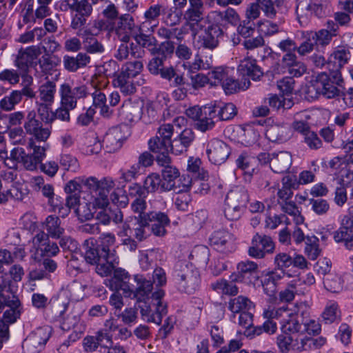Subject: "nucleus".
<instances>
[{
  "label": "nucleus",
  "instance_id": "f257e3e1",
  "mask_svg": "<svg viewBox=\"0 0 353 353\" xmlns=\"http://www.w3.org/2000/svg\"><path fill=\"white\" fill-rule=\"evenodd\" d=\"M83 184L94 194V205L101 208L97 214L96 219L99 223L108 225L111 221L110 208L106 207L109 204V195L114 189V182L109 178L98 180L95 177H90L82 181Z\"/></svg>",
  "mask_w": 353,
  "mask_h": 353
},
{
  "label": "nucleus",
  "instance_id": "f03ea898",
  "mask_svg": "<svg viewBox=\"0 0 353 353\" xmlns=\"http://www.w3.org/2000/svg\"><path fill=\"white\" fill-rule=\"evenodd\" d=\"M165 57L157 55L153 57L148 64L149 72L153 75H160L163 79L171 81L172 85L178 88L173 94L176 99H183L186 96L187 90L185 78L183 74H178L173 66L164 67Z\"/></svg>",
  "mask_w": 353,
  "mask_h": 353
},
{
  "label": "nucleus",
  "instance_id": "7ed1b4c3",
  "mask_svg": "<svg viewBox=\"0 0 353 353\" xmlns=\"http://www.w3.org/2000/svg\"><path fill=\"white\" fill-rule=\"evenodd\" d=\"M165 292L163 290H158L147 297L139 307L143 320L160 325L163 316L168 313V305L163 300Z\"/></svg>",
  "mask_w": 353,
  "mask_h": 353
},
{
  "label": "nucleus",
  "instance_id": "20e7f679",
  "mask_svg": "<svg viewBox=\"0 0 353 353\" xmlns=\"http://www.w3.org/2000/svg\"><path fill=\"white\" fill-rule=\"evenodd\" d=\"M305 94L308 99H317L320 95L327 99L339 96L340 90L325 72H321L307 85Z\"/></svg>",
  "mask_w": 353,
  "mask_h": 353
},
{
  "label": "nucleus",
  "instance_id": "39448f33",
  "mask_svg": "<svg viewBox=\"0 0 353 353\" xmlns=\"http://www.w3.org/2000/svg\"><path fill=\"white\" fill-rule=\"evenodd\" d=\"M187 33V29L185 26L181 28H167L161 26L157 30V35L161 39H165L161 43L158 55L164 57L166 59L167 55H171L175 52L176 48L172 39H176L177 41L182 42L184 39L185 34Z\"/></svg>",
  "mask_w": 353,
  "mask_h": 353
},
{
  "label": "nucleus",
  "instance_id": "423d86ee",
  "mask_svg": "<svg viewBox=\"0 0 353 353\" xmlns=\"http://www.w3.org/2000/svg\"><path fill=\"white\" fill-rule=\"evenodd\" d=\"M60 103L70 108H76L77 101L90 95L85 85L72 87L68 83H62L59 88Z\"/></svg>",
  "mask_w": 353,
  "mask_h": 353
},
{
  "label": "nucleus",
  "instance_id": "0eeeda50",
  "mask_svg": "<svg viewBox=\"0 0 353 353\" xmlns=\"http://www.w3.org/2000/svg\"><path fill=\"white\" fill-rule=\"evenodd\" d=\"M23 128L27 134L32 136L31 139L39 143H46L51 134L50 128L43 126L34 110L30 111L26 115Z\"/></svg>",
  "mask_w": 353,
  "mask_h": 353
},
{
  "label": "nucleus",
  "instance_id": "6e6552de",
  "mask_svg": "<svg viewBox=\"0 0 353 353\" xmlns=\"http://www.w3.org/2000/svg\"><path fill=\"white\" fill-rule=\"evenodd\" d=\"M141 31L139 26L130 14H123L117 18L114 26V32L119 41L128 43L131 37Z\"/></svg>",
  "mask_w": 353,
  "mask_h": 353
},
{
  "label": "nucleus",
  "instance_id": "1a4fd4ad",
  "mask_svg": "<svg viewBox=\"0 0 353 353\" xmlns=\"http://www.w3.org/2000/svg\"><path fill=\"white\" fill-rule=\"evenodd\" d=\"M49 338L50 332L48 327L37 328L23 341V353H39Z\"/></svg>",
  "mask_w": 353,
  "mask_h": 353
},
{
  "label": "nucleus",
  "instance_id": "9d476101",
  "mask_svg": "<svg viewBox=\"0 0 353 353\" xmlns=\"http://www.w3.org/2000/svg\"><path fill=\"white\" fill-rule=\"evenodd\" d=\"M274 249V243L270 236L256 233L252 238L248 253L252 257L263 259L266 254L273 253Z\"/></svg>",
  "mask_w": 353,
  "mask_h": 353
},
{
  "label": "nucleus",
  "instance_id": "9b49d317",
  "mask_svg": "<svg viewBox=\"0 0 353 353\" xmlns=\"http://www.w3.org/2000/svg\"><path fill=\"white\" fill-rule=\"evenodd\" d=\"M173 134V126L170 124H163L158 130L157 135L149 142V148L152 152L170 150V139Z\"/></svg>",
  "mask_w": 353,
  "mask_h": 353
},
{
  "label": "nucleus",
  "instance_id": "f8f14e48",
  "mask_svg": "<svg viewBox=\"0 0 353 353\" xmlns=\"http://www.w3.org/2000/svg\"><path fill=\"white\" fill-rule=\"evenodd\" d=\"M199 273L196 270L190 268L185 265V268L178 275L177 285L180 291L187 294L193 293L199 285Z\"/></svg>",
  "mask_w": 353,
  "mask_h": 353
},
{
  "label": "nucleus",
  "instance_id": "ddd939ff",
  "mask_svg": "<svg viewBox=\"0 0 353 353\" xmlns=\"http://www.w3.org/2000/svg\"><path fill=\"white\" fill-rule=\"evenodd\" d=\"M41 54V48L37 46H32L19 50L15 59V65L21 72H28L30 66L37 63L35 61Z\"/></svg>",
  "mask_w": 353,
  "mask_h": 353
},
{
  "label": "nucleus",
  "instance_id": "4468645a",
  "mask_svg": "<svg viewBox=\"0 0 353 353\" xmlns=\"http://www.w3.org/2000/svg\"><path fill=\"white\" fill-rule=\"evenodd\" d=\"M209 160L215 165L224 163L229 157L231 150L228 145L219 140H211L206 150Z\"/></svg>",
  "mask_w": 353,
  "mask_h": 353
},
{
  "label": "nucleus",
  "instance_id": "2eb2a0df",
  "mask_svg": "<svg viewBox=\"0 0 353 353\" xmlns=\"http://www.w3.org/2000/svg\"><path fill=\"white\" fill-rule=\"evenodd\" d=\"M128 136V129L126 126H115L110 129L103 139L107 150L114 152L120 149Z\"/></svg>",
  "mask_w": 353,
  "mask_h": 353
},
{
  "label": "nucleus",
  "instance_id": "dca6fc26",
  "mask_svg": "<svg viewBox=\"0 0 353 353\" xmlns=\"http://www.w3.org/2000/svg\"><path fill=\"white\" fill-rule=\"evenodd\" d=\"M112 344V337L109 333L101 330L96 332L94 336H87L83 339V345L86 352H95L100 346L108 348V345Z\"/></svg>",
  "mask_w": 353,
  "mask_h": 353
},
{
  "label": "nucleus",
  "instance_id": "f3484780",
  "mask_svg": "<svg viewBox=\"0 0 353 353\" xmlns=\"http://www.w3.org/2000/svg\"><path fill=\"white\" fill-rule=\"evenodd\" d=\"M223 32L220 27L214 25L209 26L199 36L201 47L211 50L215 49L219 46V38L223 36Z\"/></svg>",
  "mask_w": 353,
  "mask_h": 353
},
{
  "label": "nucleus",
  "instance_id": "a211bd4d",
  "mask_svg": "<svg viewBox=\"0 0 353 353\" xmlns=\"http://www.w3.org/2000/svg\"><path fill=\"white\" fill-rule=\"evenodd\" d=\"M146 218L149 222H154L150 228L151 232L157 236H163L166 233L165 227L170 224L168 215L161 212L148 211Z\"/></svg>",
  "mask_w": 353,
  "mask_h": 353
},
{
  "label": "nucleus",
  "instance_id": "6ab92c4d",
  "mask_svg": "<svg viewBox=\"0 0 353 353\" xmlns=\"http://www.w3.org/2000/svg\"><path fill=\"white\" fill-rule=\"evenodd\" d=\"M10 154L12 159L21 163L23 168L29 171L36 170L38 165L41 164L30 153H26L25 150L21 147L14 148Z\"/></svg>",
  "mask_w": 353,
  "mask_h": 353
},
{
  "label": "nucleus",
  "instance_id": "aec40b11",
  "mask_svg": "<svg viewBox=\"0 0 353 353\" xmlns=\"http://www.w3.org/2000/svg\"><path fill=\"white\" fill-rule=\"evenodd\" d=\"M292 156L288 152H280L272 154L270 167L274 172L284 173L292 165Z\"/></svg>",
  "mask_w": 353,
  "mask_h": 353
},
{
  "label": "nucleus",
  "instance_id": "412c9836",
  "mask_svg": "<svg viewBox=\"0 0 353 353\" xmlns=\"http://www.w3.org/2000/svg\"><path fill=\"white\" fill-rule=\"evenodd\" d=\"M189 8L184 13L187 22L198 24L203 18L204 3L203 0H188Z\"/></svg>",
  "mask_w": 353,
  "mask_h": 353
},
{
  "label": "nucleus",
  "instance_id": "4be33fe9",
  "mask_svg": "<svg viewBox=\"0 0 353 353\" xmlns=\"http://www.w3.org/2000/svg\"><path fill=\"white\" fill-rule=\"evenodd\" d=\"M83 39L84 49L89 53H101L104 51L103 44L95 38L98 32H92L91 30L86 29L82 33H78Z\"/></svg>",
  "mask_w": 353,
  "mask_h": 353
},
{
  "label": "nucleus",
  "instance_id": "5701e85b",
  "mask_svg": "<svg viewBox=\"0 0 353 353\" xmlns=\"http://www.w3.org/2000/svg\"><path fill=\"white\" fill-rule=\"evenodd\" d=\"M216 114L214 108L210 105L203 106V115L196 121V128L202 132L210 130L215 126Z\"/></svg>",
  "mask_w": 353,
  "mask_h": 353
},
{
  "label": "nucleus",
  "instance_id": "b1692460",
  "mask_svg": "<svg viewBox=\"0 0 353 353\" xmlns=\"http://www.w3.org/2000/svg\"><path fill=\"white\" fill-rule=\"evenodd\" d=\"M266 137L272 142H285L292 137L290 128L285 125H274L265 132Z\"/></svg>",
  "mask_w": 353,
  "mask_h": 353
},
{
  "label": "nucleus",
  "instance_id": "393cba45",
  "mask_svg": "<svg viewBox=\"0 0 353 353\" xmlns=\"http://www.w3.org/2000/svg\"><path fill=\"white\" fill-rule=\"evenodd\" d=\"M134 280L137 283L136 288L134 290L128 288V290L134 294V296L138 301L141 302V298L148 296L152 292L153 283L141 274L134 275Z\"/></svg>",
  "mask_w": 353,
  "mask_h": 353
},
{
  "label": "nucleus",
  "instance_id": "a878e982",
  "mask_svg": "<svg viewBox=\"0 0 353 353\" xmlns=\"http://www.w3.org/2000/svg\"><path fill=\"white\" fill-rule=\"evenodd\" d=\"M239 70L243 75H247L253 80H258L263 74L261 68L256 64V61L250 57L243 59L239 65Z\"/></svg>",
  "mask_w": 353,
  "mask_h": 353
},
{
  "label": "nucleus",
  "instance_id": "bb28decb",
  "mask_svg": "<svg viewBox=\"0 0 353 353\" xmlns=\"http://www.w3.org/2000/svg\"><path fill=\"white\" fill-rule=\"evenodd\" d=\"M43 226L48 236L52 239H58L61 238L65 232L60 219L57 216H48L43 223Z\"/></svg>",
  "mask_w": 353,
  "mask_h": 353
},
{
  "label": "nucleus",
  "instance_id": "cd10ccee",
  "mask_svg": "<svg viewBox=\"0 0 353 353\" xmlns=\"http://www.w3.org/2000/svg\"><path fill=\"white\" fill-rule=\"evenodd\" d=\"M120 116L129 122L139 121L142 114L141 108L138 103L125 101L119 111Z\"/></svg>",
  "mask_w": 353,
  "mask_h": 353
},
{
  "label": "nucleus",
  "instance_id": "c85d7f7f",
  "mask_svg": "<svg viewBox=\"0 0 353 353\" xmlns=\"http://www.w3.org/2000/svg\"><path fill=\"white\" fill-rule=\"evenodd\" d=\"M129 194L134 196H138L131 205L133 212L138 213L139 214V217L146 214L148 212H145V210L147 209V205L145 200L142 197L144 194L142 188L139 185H134L130 188Z\"/></svg>",
  "mask_w": 353,
  "mask_h": 353
},
{
  "label": "nucleus",
  "instance_id": "c756f323",
  "mask_svg": "<svg viewBox=\"0 0 353 353\" xmlns=\"http://www.w3.org/2000/svg\"><path fill=\"white\" fill-rule=\"evenodd\" d=\"M132 79V77L121 71L119 73L115 74L112 83L114 86L119 88L123 93L131 94L136 90Z\"/></svg>",
  "mask_w": 353,
  "mask_h": 353
},
{
  "label": "nucleus",
  "instance_id": "7c9ffc66",
  "mask_svg": "<svg viewBox=\"0 0 353 353\" xmlns=\"http://www.w3.org/2000/svg\"><path fill=\"white\" fill-rule=\"evenodd\" d=\"M161 189L165 191H170L175 188L176 179L179 176V170L172 165L167 166L163 168Z\"/></svg>",
  "mask_w": 353,
  "mask_h": 353
},
{
  "label": "nucleus",
  "instance_id": "2f4dec72",
  "mask_svg": "<svg viewBox=\"0 0 353 353\" xmlns=\"http://www.w3.org/2000/svg\"><path fill=\"white\" fill-rule=\"evenodd\" d=\"M90 61V57L85 53H79L76 57L65 56L63 58L65 68L70 72H76L78 69L86 66Z\"/></svg>",
  "mask_w": 353,
  "mask_h": 353
},
{
  "label": "nucleus",
  "instance_id": "473e14b6",
  "mask_svg": "<svg viewBox=\"0 0 353 353\" xmlns=\"http://www.w3.org/2000/svg\"><path fill=\"white\" fill-rule=\"evenodd\" d=\"M57 93L56 83L47 81L39 88V103L53 104Z\"/></svg>",
  "mask_w": 353,
  "mask_h": 353
},
{
  "label": "nucleus",
  "instance_id": "72a5a7b5",
  "mask_svg": "<svg viewBox=\"0 0 353 353\" xmlns=\"http://www.w3.org/2000/svg\"><path fill=\"white\" fill-rule=\"evenodd\" d=\"M84 245L86 247L85 259L88 263L92 265H95L101 261L103 252H108L105 248H100L99 246L96 247L94 244L93 239L85 240Z\"/></svg>",
  "mask_w": 353,
  "mask_h": 353
},
{
  "label": "nucleus",
  "instance_id": "f704fd0d",
  "mask_svg": "<svg viewBox=\"0 0 353 353\" xmlns=\"http://www.w3.org/2000/svg\"><path fill=\"white\" fill-rule=\"evenodd\" d=\"M281 324L283 334L288 335L304 334L305 328L302 326V323H299L291 314H288L287 319H283Z\"/></svg>",
  "mask_w": 353,
  "mask_h": 353
},
{
  "label": "nucleus",
  "instance_id": "c9c22d12",
  "mask_svg": "<svg viewBox=\"0 0 353 353\" xmlns=\"http://www.w3.org/2000/svg\"><path fill=\"white\" fill-rule=\"evenodd\" d=\"M237 280L238 278L236 276L235 278L232 279L231 281L221 279L212 283L211 287L214 290L221 292L223 294L235 296L239 292V288L234 283V281Z\"/></svg>",
  "mask_w": 353,
  "mask_h": 353
},
{
  "label": "nucleus",
  "instance_id": "e433bc0d",
  "mask_svg": "<svg viewBox=\"0 0 353 353\" xmlns=\"http://www.w3.org/2000/svg\"><path fill=\"white\" fill-rule=\"evenodd\" d=\"M250 85V81L244 79L243 81L239 82L231 77H228L221 85L224 92L227 94H233L240 90H245Z\"/></svg>",
  "mask_w": 353,
  "mask_h": 353
},
{
  "label": "nucleus",
  "instance_id": "4c0bfd02",
  "mask_svg": "<svg viewBox=\"0 0 353 353\" xmlns=\"http://www.w3.org/2000/svg\"><path fill=\"white\" fill-rule=\"evenodd\" d=\"M210 106L214 108L216 119L219 121L230 120L236 114V106L232 103H225L223 105L214 104Z\"/></svg>",
  "mask_w": 353,
  "mask_h": 353
},
{
  "label": "nucleus",
  "instance_id": "58836bf2",
  "mask_svg": "<svg viewBox=\"0 0 353 353\" xmlns=\"http://www.w3.org/2000/svg\"><path fill=\"white\" fill-rule=\"evenodd\" d=\"M253 307L252 302L247 297L239 296L232 299L228 303V308L234 313L250 310Z\"/></svg>",
  "mask_w": 353,
  "mask_h": 353
},
{
  "label": "nucleus",
  "instance_id": "ea45409f",
  "mask_svg": "<svg viewBox=\"0 0 353 353\" xmlns=\"http://www.w3.org/2000/svg\"><path fill=\"white\" fill-rule=\"evenodd\" d=\"M135 226L134 228V236L139 241H142L150 235L151 229L146 218V214L138 217Z\"/></svg>",
  "mask_w": 353,
  "mask_h": 353
},
{
  "label": "nucleus",
  "instance_id": "a19ab883",
  "mask_svg": "<svg viewBox=\"0 0 353 353\" xmlns=\"http://www.w3.org/2000/svg\"><path fill=\"white\" fill-rule=\"evenodd\" d=\"M353 222L350 218H343L342 226L334 232V239L336 242H345L352 235Z\"/></svg>",
  "mask_w": 353,
  "mask_h": 353
},
{
  "label": "nucleus",
  "instance_id": "79ce46f5",
  "mask_svg": "<svg viewBox=\"0 0 353 353\" xmlns=\"http://www.w3.org/2000/svg\"><path fill=\"white\" fill-rule=\"evenodd\" d=\"M113 255H108V252H103L101 261L97 263V272L101 276H108L112 272L114 268L112 263Z\"/></svg>",
  "mask_w": 353,
  "mask_h": 353
},
{
  "label": "nucleus",
  "instance_id": "37998d69",
  "mask_svg": "<svg viewBox=\"0 0 353 353\" xmlns=\"http://www.w3.org/2000/svg\"><path fill=\"white\" fill-rule=\"evenodd\" d=\"M349 55L350 53L345 49L337 50L331 54L327 61V65L336 66L337 68H342L347 62Z\"/></svg>",
  "mask_w": 353,
  "mask_h": 353
},
{
  "label": "nucleus",
  "instance_id": "c03bdc74",
  "mask_svg": "<svg viewBox=\"0 0 353 353\" xmlns=\"http://www.w3.org/2000/svg\"><path fill=\"white\" fill-rule=\"evenodd\" d=\"M21 94L19 90H13L9 95L0 101V108L4 111H11L21 102Z\"/></svg>",
  "mask_w": 353,
  "mask_h": 353
},
{
  "label": "nucleus",
  "instance_id": "a18cd8bd",
  "mask_svg": "<svg viewBox=\"0 0 353 353\" xmlns=\"http://www.w3.org/2000/svg\"><path fill=\"white\" fill-rule=\"evenodd\" d=\"M305 253L310 259L315 260L321 253L319 239L314 236H306Z\"/></svg>",
  "mask_w": 353,
  "mask_h": 353
},
{
  "label": "nucleus",
  "instance_id": "49530a36",
  "mask_svg": "<svg viewBox=\"0 0 353 353\" xmlns=\"http://www.w3.org/2000/svg\"><path fill=\"white\" fill-rule=\"evenodd\" d=\"M8 134L11 143L13 145H24L27 143V133L20 126L9 129Z\"/></svg>",
  "mask_w": 353,
  "mask_h": 353
},
{
  "label": "nucleus",
  "instance_id": "de8ad7c7",
  "mask_svg": "<svg viewBox=\"0 0 353 353\" xmlns=\"http://www.w3.org/2000/svg\"><path fill=\"white\" fill-rule=\"evenodd\" d=\"M332 25L331 30H321L318 32H314L316 34L319 45L325 46L329 44L332 38L335 35V32L338 29V25L335 24L333 21H329L328 25Z\"/></svg>",
  "mask_w": 353,
  "mask_h": 353
},
{
  "label": "nucleus",
  "instance_id": "09e8293b",
  "mask_svg": "<svg viewBox=\"0 0 353 353\" xmlns=\"http://www.w3.org/2000/svg\"><path fill=\"white\" fill-rule=\"evenodd\" d=\"M232 196L230 197V200L232 202ZM243 207L235 205L232 203L225 201L224 213L225 217L230 221H236L241 217L242 208Z\"/></svg>",
  "mask_w": 353,
  "mask_h": 353
},
{
  "label": "nucleus",
  "instance_id": "8fccbe9b",
  "mask_svg": "<svg viewBox=\"0 0 353 353\" xmlns=\"http://www.w3.org/2000/svg\"><path fill=\"white\" fill-rule=\"evenodd\" d=\"M37 141H34L32 139H29L28 146L32 150L30 154L41 163L43 159L46 157L48 145L46 143H43V145H37Z\"/></svg>",
  "mask_w": 353,
  "mask_h": 353
},
{
  "label": "nucleus",
  "instance_id": "3c124183",
  "mask_svg": "<svg viewBox=\"0 0 353 353\" xmlns=\"http://www.w3.org/2000/svg\"><path fill=\"white\" fill-rule=\"evenodd\" d=\"M237 141L246 146L252 144L255 141V133L253 130L238 128L236 130Z\"/></svg>",
  "mask_w": 353,
  "mask_h": 353
},
{
  "label": "nucleus",
  "instance_id": "603ef678",
  "mask_svg": "<svg viewBox=\"0 0 353 353\" xmlns=\"http://www.w3.org/2000/svg\"><path fill=\"white\" fill-rule=\"evenodd\" d=\"M93 99V105L100 109V112L103 115H108L109 108L106 104V97L99 90H96L92 93Z\"/></svg>",
  "mask_w": 353,
  "mask_h": 353
},
{
  "label": "nucleus",
  "instance_id": "864d4df0",
  "mask_svg": "<svg viewBox=\"0 0 353 353\" xmlns=\"http://www.w3.org/2000/svg\"><path fill=\"white\" fill-rule=\"evenodd\" d=\"M52 105L39 103L37 104V112L40 121L45 124H51L54 121V112L50 109Z\"/></svg>",
  "mask_w": 353,
  "mask_h": 353
},
{
  "label": "nucleus",
  "instance_id": "5fc2aeb1",
  "mask_svg": "<svg viewBox=\"0 0 353 353\" xmlns=\"http://www.w3.org/2000/svg\"><path fill=\"white\" fill-rule=\"evenodd\" d=\"M325 288L333 293L339 292L342 289L340 278L336 274H328L323 278Z\"/></svg>",
  "mask_w": 353,
  "mask_h": 353
},
{
  "label": "nucleus",
  "instance_id": "6e6d98bb",
  "mask_svg": "<svg viewBox=\"0 0 353 353\" xmlns=\"http://www.w3.org/2000/svg\"><path fill=\"white\" fill-rule=\"evenodd\" d=\"M234 197L232 200V203L238 205L243 207L245 203L248 201V194L243 190H233L229 192L226 196L225 201L228 202H231L230 200V197Z\"/></svg>",
  "mask_w": 353,
  "mask_h": 353
},
{
  "label": "nucleus",
  "instance_id": "4d7b16f0",
  "mask_svg": "<svg viewBox=\"0 0 353 353\" xmlns=\"http://www.w3.org/2000/svg\"><path fill=\"white\" fill-rule=\"evenodd\" d=\"M192 256L199 265H205L209 261L210 251L205 246H199L193 250Z\"/></svg>",
  "mask_w": 353,
  "mask_h": 353
},
{
  "label": "nucleus",
  "instance_id": "13d9d810",
  "mask_svg": "<svg viewBox=\"0 0 353 353\" xmlns=\"http://www.w3.org/2000/svg\"><path fill=\"white\" fill-rule=\"evenodd\" d=\"M343 164L340 170L341 178L347 183L353 182V153L348 160L343 161Z\"/></svg>",
  "mask_w": 353,
  "mask_h": 353
},
{
  "label": "nucleus",
  "instance_id": "bf43d9fd",
  "mask_svg": "<svg viewBox=\"0 0 353 353\" xmlns=\"http://www.w3.org/2000/svg\"><path fill=\"white\" fill-rule=\"evenodd\" d=\"M230 239L231 235L228 232L224 230H219L212 234L210 240L212 245L216 246L217 248H221Z\"/></svg>",
  "mask_w": 353,
  "mask_h": 353
},
{
  "label": "nucleus",
  "instance_id": "052dcab7",
  "mask_svg": "<svg viewBox=\"0 0 353 353\" xmlns=\"http://www.w3.org/2000/svg\"><path fill=\"white\" fill-rule=\"evenodd\" d=\"M312 210L318 215L326 214L330 210V204L327 201L321 198L310 199Z\"/></svg>",
  "mask_w": 353,
  "mask_h": 353
},
{
  "label": "nucleus",
  "instance_id": "680f3d73",
  "mask_svg": "<svg viewBox=\"0 0 353 353\" xmlns=\"http://www.w3.org/2000/svg\"><path fill=\"white\" fill-rule=\"evenodd\" d=\"M209 75L210 79L214 80L212 83L214 85H222L229 77L228 70L222 66L214 68L209 72Z\"/></svg>",
  "mask_w": 353,
  "mask_h": 353
},
{
  "label": "nucleus",
  "instance_id": "e2e57ef3",
  "mask_svg": "<svg viewBox=\"0 0 353 353\" xmlns=\"http://www.w3.org/2000/svg\"><path fill=\"white\" fill-rule=\"evenodd\" d=\"M90 207V203L84 202L79 203L75 209V213L81 221L90 220L94 216V213Z\"/></svg>",
  "mask_w": 353,
  "mask_h": 353
},
{
  "label": "nucleus",
  "instance_id": "0e129e2a",
  "mask_svg": "<svg viewBox=\"0 0 353 353\" xmlns=\"http://www.w3.org/2000/svg\"><path fill=\"white\" fill-rule=\"evenodd\" d=\"M224 26L228 25L236 26L240 22V17L237 12L232 8L221 11Z\"/></svg>",
  "mask_w": 353,
  "mask_h": 353
},
{
  "label": "nucleus",
  "instance_id": "69168bd1",
  "mask_svg": "<svg viewBox=\"0 0 353 353\" xmlns=\"http://www.w3.org/2000/svg\"><path fill=\"white\" fill-rule=\"evenodd\" d=\"M117 317L121 319L125 325H131L136 322L138 318L137 310L134 307H127L122 312L118 314Z\"/></svg>",
  "mask_w": 353,
  "mask_h": 353
},
{
  "label": "nucleus",
  "instance_id": "338daca9",
  "mask_svg": "<svg viewBox=\"0 0 353 353\" xmlns=\"http://www.w3.org/2000/svg\"><path fill=\"white\" fill-rule=\"evenodd\" d=\"M162 180L157 174H152L146 177L144 181V188L148 192H154L159 189L161 188Z\"/></svg>",
  "mask_w": 353,
  "mask_h": 353
},
{
  "label": "nucleus",
  "instance_id": "774afa93",
  "mask_svg": "<svg viewBox=\"0 0 353 353\" xmlns=\"http://www.w3.org/2000/svg\"><path fill=\"white\" fill-rule=\"evenodd\" d=\"M39 65L42 70V71L45 73H48L52 70H53L57 65L56 62V58L50 55L48 53L43 54L39 59Z\"/></svg>",
  "mask_w": 353,
  "mask_h": 353
}]
</instances>
